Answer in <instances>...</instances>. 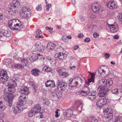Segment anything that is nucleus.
<instances>
[{"label": "nucleus", "instance_id": "nucleus-1", "mask_svg": "<svg viewBox=\"0 0 122 122\" xmlns=\"http://www.w3.org/2000/svg\"><path fill=\"white\" fill-rule=\"evenodd\" d=\"M15 85H16V83L15 81L13 80H11L8 84V89H5L4 90V98L7 102V104L10 107H11L12 106L14 97L13 93L15 90Z\"/></svg>", "mask_w": 122, "mask_h": 122}, {"label": "nucleus", "instance_id": "nucleus-2", "mask_svg": "<svg viewBox=\"0 0 122 122\" xmlns=\"http://www.w3.org/2000/svg\"><path fill=\"white\" fill-rule=\"evenodd\" d=\"M9 77L7 75V71L1 70L0 72V82L1 83H4L8 80Z\"/></svg>", "mask_w": 122, "mask_h": 122}, {"label": "nucleus", "instance_id": "nucleus-3", "mask_svg": "<svg viewBox=\"0 0 122 122\" xmlns=\"http://www.w3.org/2000/svg\"><path fill=\"white\" fill-rule=\"evenodd\" d=\"M109 69L108 67H107L106 69H103L101 68H99L97 71H96L97 73V75L100 77L104 76H106L108 73Z\"/></svg>", "mask_w": 122, "mask_h": 122}, {"label": "nucleus", "instance_id": "nucleus-4", "mask_svg": "<svg viewBox=\"0 0 122 122\" xmlns=\"http://www.w3.org/2000/svg\"><path fill=\"white\" fill-rule=\"evenodd\" d=\"M20 15L23 18L27 19L30 15V12L29 9H27L25 7H23L22 11L20 12Z\"/></svg>", "mask_w": 122, "mask_h": 122}, {"label": "nucleus", "instance_id": "nucleus-5", "mask_svg": "<svg viewBox=\"0 0 122 122\" xmlns=\"http://www.w3.org/2000/svg\"><path fill=\"white\" fill-rule=\"evenodd\" d=\"M27 95H20L19 98V101L17 102V105L21 106L24 105L26 103L27 100L26 96Z\"/></svg>", "mask_w": 122, "mask_h": 122}, {"label": "nucleus", "instance_id": "nucleus-6", "mask_svg": "<svg viewBox=\"0 0 122 122\" xmlns=\"http://www.w3.org/2000/svg\"><path fill=\"white\" fill-rule=\"evenodd\" d=\"M98 89L99 90V96L100 97H105L107 95V92L109 90L107 87L103 88H98Z\"/></svg>", "mask_w": 122, "mask_h": 122}, {"label": "nucleus", "instance_id": "nucleus-7", "mask_svg": "<svg viewBox=\"0 0 122 122\" xmlns=\"http://www.w3.org/2000/svg\"><path fill=\"white\" fill-rule=\"evenodd\" d=\"M112 92L114 94L120 95L122 92V85L117 86L116 88L112 87Z\"/></svg>", "mask_w": 122, "mask_h": 122}, {"label": "nucleus", "instance_id": "nucleus-8", "mask_svg": "<svg viewBox=\"0 0 122 122\" xmlns=\"http://www.w3.org/2000/svg\"><path fill=\"white\" fill-rule=\"evenodd\" d=\"M17 21L19 22V20L17 19H14L11 20L8 22V25L12 30H15V28H16V24L17 23L16 22Z\"/></svg>", "mask_w": 122, "mask_h": 122}, {"label": "nucleus", "instance_id": "nucleus-9", "mask_svg": "<svg viewBox=\"0 0 122 122\" xmlns=\"http://www.w3.org/2000/svg\"><path fill=\"white\" fill-rule=\"evenodd\" d=\"M67 56V55L66 54L61 52L56 53L55 55V59L58 61L65 59Z\"/></svg>", "mask_w": 122, "mask_h": 122}, {"label": "nucleus", "instance_id": "nucleus-10", "mask_svg": "<svg viewBox=\"0 0 122 122\" xmlns=\"http://www.w3.org/2000/svg\"><path fill=\"white\" fill-rule=\"evenodd\" d=\"M77 77L73 79L71 78L69 80V85L71 88L76 87L78 84L76 80Z\"/></svg>", "mask_w": 122, "mask_h": 122}, {"label": "nucleus", "instance_id": "nucleus-11", "mask_svg": "<svg viewBox=\"0 0 122 122\" xmlns=\"http://www.w3.org/2000/svg\"><path fill=\"white\" fill-rule=\"evenodd\" d=\"M20 92L21 95H27L30 92L29 88L26 86H22L20 88Z\"/></svg>", "mask_w": 122, "mask_h": 122}, {"label": "nucleus", "instance_id": "nucleus-12", "mask_svg": "<svg viewBox=\"0 0 122 122\" xmlns=\"http://www.w3.org/2000/svg\"><path fill=\"white\" fill-rule=\"evenodd\" d=\"M108 26L110 29V30L112 33H115L118 30V27L117 24L111 25L108 24Z\"/></svg>", "mask_w": 122, "mask_h": 122}, {"label": "nucleus", "instance_id": "nucleus-13", "mask_svg": "<svg viewBox=\"0 0 122 122\" xmlns=\"http://www.w3.org/2000/svg\"><path fill=\"white\" fill-rule=\"evenodd\" d=\"M108 102V100L106 99H101L97 102L96 105L97 107L100 108L104 105L107 103Z\"/></svg>", "mask_w": 122, "mask_h": 122}, {"label": "nucleus", "instance_id": "nucleus-14", "mask_svg": "<svg viewBox=\"0 0 122 122\" xmlns=\"http://www.w3.org/2000/svg\"><path fill=\"white\" fill-rule=\"evenodd\" d=\"M57 84L58 87L60 88L61 90L64 91L65 88L67 86V83L66 82H61V80H58Z\"/></svg>", "mask_w": 122, "mask_h": 122}, {"label": "nucleus", "instance_id": "nucleus-15", "mask_svg": "<svg viewBox=\"0 0 122 122\" xmlns=\"http://www.w3.org/2000/svg\"><path fill=\"white\" fill-rule=\"evenodd\" d=\"M100 8V5L98 3L96 2L93 4L92 5V9L94 12L96 13L99 11Z\"/></svg>", "mask_w": 122, "mask_h": 122}, {"label": "nucleus", "instance_id": "nucleus-16", "mask_svg": "<svg viewBox=\"0 0 122 122\" xmlns=\"http://www.w3.org/2000/svg\"><path fill=\"white\" fill-rule=\"evenodd\" d=\"M74 105L76 107V109H77L78 112H80L81 111L83 104L81 103V101L79 100H77L75 102Z\"/></svg>", "mask_w": 122, "mask_h": 122}, {"label": "nucleus", "instance_id": "nucleus-17", "mask_svg": "<svg viewBox=\"0 0 122 122\" xmlns=\"http://www.w3.org/2000/svg\"><path fill=\"white\" fill-rule=\"evenodd\" d=\"M34 46L35 48V51H38L41 52H43L44 50V48L42 46L39 45V42L35 43Z\"/></svg>", "mask_w": 122, "mask_h": 122}, {"label": "nucleus", "instance_id": "nucleus-18", "mask_svg": "<svg viewBox=\"0 0 122 122\" xmlns=\"http://www.w3.org/2000/svg\"><path fill=\"white\" fill-rule=\"evenodd\" d=\"M89 92L87 95V97L90 100H93L96 97L97 92L96 91H94L92 92H90L89 90Z\"/></svg>", "mask_w": 122, "mask_h": 122}, {"label": "nucleus", "instance_id": "nucleus-19", "mask_svg": "<svg viewBox=\"0 0 122 122\" xmlns=\"http://www.w3.org/2000/svg\"><path fill=\"white\" fill-rule=\"evenodd\" d=\"M95 73H91V78H90L88 79L87 80H85V81L86 84L89 85L90 83L92 82V83H94V79L95 77Z\"/></svg>", "mask_w": 122, "mask_h": 122}, {"label": "nucleus", "instance_id": "nucleus-20", "mask_svg": "<svg viewBox=\"0 0 122 122\" xmlns=\"http://www.w3.org/2000/svg\"><path fill=\"white\" fill-rule=\"evenodd\" d=\"M41 106L39 104H37L35 105L32 108V110L36 114L38 113L41 111Z\"/></svg>", "mask_w": 122, "mask_h": 122}, {"label": "nucleus", "instance_id": "nucleus-21", "mask_svg": "<svg viewBox=\"0 0 122 122\" xmlns=\"http://www.w3.org/2000/svg\"><path fill=\"white\" fill-rule=\"evenodd\" d=\"M19 23H17L15 30L17 31H21L23 30L25 28L22 23L19 21Z\"/></svg>", "mask_w": 122, "mask_h": 122}, {"label": "nucleus", "instance_id": "nucleus-22", "mask_svg": "<svg viewBox=\"0 0 122 122\" xmlns=\"http://www.w3.org/2000/svg\"><path fill=\"white\" fill-rule=\"evenodd\" d=\"M107 80L105 79H102L99 81L98 83L99 88H103L106 86L107 85Z\"/></svg>", "mask_w": 122, "mask_h": 122}, {"label": "nucleus", "instance_id": "nucleus-23", "mask_svg": "<svg viewBox=\"0 0 122 122\" xmlns=\"http://www.w3.org/2000/svg\"><path fill=\"white\" fill-rule=\"evenodd\" d=\"M46 87L49 86L50 87H54L55 86V84L54 81L51 80L47 81L45 83Z\"/></svg>", "mask_w": 122, "mask_h": 122}, {"label": "nucleus", "instance_id": "nucleus-24", "mask_svg": "<svg viewBox=\"0 0 122 122\" xmlns=\"http://www.w3.org/2000/svg\"><path fill=\"white\" fill-rule=\"evenodd\" d=\"M107 5L108 8L111 9L116 8L117 7V5L113 0L108 2Z\"/></svg>", "mask_w": 122, "mask_h": 122}, {"label": "nucleus", "instance_id": "nucleus-25", "mask_svg": "<svg viewBox=\"0 0 122 122\" xmlns=\"http://www.w3.org/2000/svg\"><path fill=\"white\" fill-rule=\"evenodd\" d=\"M17 106L14 107L13 108V111L14 113L15 114H17L19 113H20L21 112V111H22V110H21L20 108L21 106H19L17 105Z\"/></svg>", "mask_w": 122, "mask_h": 122}, {"label": "nucleus", "instance_id": "nucleus-26", "mask_svg": "<svg viewBox=\"0 0 122 122\" xmlns=\"http://www.w3.org/2000/svg\"><path fill=\"white\" fill-rule=\"evenodd\" d=\"M64 116L66 117H69L73 115V112L71 110L68 109L64 113Z\"/></svg>", "mask_w": 122, "mask_h": 122}, {"label": "nucleus", "instance_id": "nucleus-27", "mask_svg": "<svg viewBox=\"0 0 122 122\" xmlns=\"http://www.w3.org/2000/svg\"><path fill=\"white\" fill-rule=\"evenodd\" d=\"M53 94L54 97H57L58 98H60L62 96L61 92L59 90L55 91Z\"/></svg>", "mask_w": 122, "mask_h": 122}, {"label": "nucleus", "instance_id": "nucleus-28", "mask_svg": "<svg viewBox=\"0 0 122 122\" xmlns=\"http://www.w3.org/2000/svg\"><path fill=\"white\" fill-rule=\"evenodd\" d=\"M2 36L5 37V40L6 37H9L11 35L10 31L9 30H5L2 31Z\"/></svg>", "mask_w": 122, "mask_h": 122}, {"label": "nucleus", "instance_id": "nucleus-29", "mask_svg": "<svg viewBox=\"0 0 122 122\" xmlns=\"http://www.w3.org/2000/svg\"><path fill=\"white\" fill-rule=\"evenodd\" d=\"M40 72L39 70L36 69H32L31 71L32 74L35 76H37L39 75V73Z\"/></svg>", "mask_w": 122, "mask_h": 122}, {"label": "nucleus", "instance_id": "nucleus-30", "mask_svg": "<svg viewBox=\"0 0 122 122\" xmlns=\"http://www.w3.org/2000/svg\"><path fill=\"white\" fill-rule=\"evenodd\" d=\"M55 47V44L51 43H48L47 48L48 50H51L54 49Z\"/></svg>", "mask_w": 122, "mask_h": 122}, {"label": "nucleus", "instance_id": "nucleus-31", "mask_svg": "<svg viewBox=\"0 0 122 122\" xmlns=\"http://www.w3.org/2000/svg\"><path fill=\"white\" fill-rule=\"evenodd\" d=\"M13 68L23 69L24 67L23 66L20 64H15L13 65L12 67Z\"/></svg>", "mask_w": 122, "mask_h": 122}, {"label": "nucleus", "instance_id": "nucleus-32", "mask_svg": "<svg viewBox=\"0 0 122 122\" xmlns=\"http://www.w3.org/2000/svg\"><path fill=\"white\" fill-rule=\"evenodd\" d=\"M113 115L112 113H108L106 115L105 117L107 121H109L113 118Z\"/></svg>", "mask_w": 122, "mask_h": 122}, {"label": "nucleus", "instance_id": "nucleus-33", "mask_svg": "<svg viewBox=\"0 0 122 122\" xmlns=\"http://www.w3.org/2000/svg\"><path fill=\"white\" fill-rule=\"evenodd\" d=\"M86 88L88 89V90L86 91H81V93L79 94L80 96H86L88 94L89 89L88 87H86Z\"/></svg>", "mask_w": 122, "mask_h": 122}, {"label": "nucleus", "instance_id": "nucleus-34", "mask_svg": "<svg viewBox=\"0 0 122 122\" xmlns=\"http://www.w3.org/2000/svg\"><path fill=\"white\" fill-rule=\"evenodd\" d=\"M68 73L66 71H63L60 74V76L62 78H65L67 77L68 75Z\"/></svg>", "mask_w": 122, "mask_h": 122}, {"label": "nucleus", "instance_id": "nucleus-35", "mask_svg": "<svg viewBox=\"0 0 122 122\" xmlns=\"http://www.w3.org/2000/svg\"><path fill=\"white\" fill-rule=\"evenodd\" d=\"M52 70V69L50 67L46 66H44L42 68L43 71H44L51 72Z\"/></svg>", "mask_w": 122, "mask_h": 122}, {"label": "nucleus", "instance_id": "nucleus-36", "mask_svg": "<svg viewBox=\"0 0 122 122\" xmlns=\"http://www.w3.org/2000/svg\"><path fill=\"white\" fill-rule=\"evenodd\" d=\"M112 79L111 78L108 79L107 80V85L106 86H111L112 85L113 82L112 80Z\"/></svg>", "mask_w": 122, "mask_h": 122}, {"label": "nucleus", "instance_id": "nucleus-37", "mask_svg": "<svg viewBox=\"0 0 122 122\" xmlns=\"http://www.w3.org/2000/svg\"><path fill=\"white\" fill-rule=\"evenodd\" d=\"M122 117L120 116H117L114 122H122Z\"/></svg>", "mask_w": 122, "mask_h": 122}, {"label": "nucleus", "instance_id": "nucleus-38", "mask_svg": "<svg viewBox=\"0 0 122 122\" xmlns=\"http://www.w3.org/2000/svg\"><path fill=\"white\" fill-rule=\"evenodd\" d=\"M36 114L32 109L29 112L28 115L29 117H32L33 116L35 115Z\"/></svg>", "mask_w": 122, "mask_h": 122}, {"label": "nucleus", "instance_id": "nucleus-39", "mask_svg": "<svg viewBox=\"0 0 122 122\" xmlns=\"http://www.w3.org/2000/svg\"><path fill=\"white\" fill-rule=\"evenodd\" d=\"M15 10L14 9H13L12 8H9L8 9V12L9 14L10 15H12L14 14V13H15Z\"/></svg>", "mask_w": 122, "mask_h": 122}, {"label": "nucleus", "instance_id": "nucleus-40", "mask_svg": "<svg viewBox=\"0 0 122 122\" xmlns=\"http://www.w3.org/2000/svg\"><path fill=\"white\" fill-rule=\"evenodd\" d=\"M0 40L3 41H5V37L4 36H2V31H0Z\"/></svg>", "mask_w": 122, "mask_h": 122}, {"label": "nucleus", "instance_id": "nucleus-41", "mask_svg": "<svg viewBox=\"0 0 122 122\" xmlns=\"http://www.w3.org/2000/svg\"><path fill=\"white\" fill-rule=\"evenodd\" d=\"M65 69L64 68L62 67L58 68L56 70L57 71L60 73V74L61 72H62L63 71H65Z\"/></svg>", "mask_w": 122, "mask_h": 122}, {"label": "nucleus", "instance_id": "nucleus-42", "mask_svg": "<svg viewBox=\"0 0 122 122\" xmlns=\"http://www.w3.org/2000/svg\"><path fill=\"white\" fill-rule=\"evenodd\" d=\"M22 62L24 63V65L25 66H26L27 64H28L27 60L25 59H22L21 60Z\"/></svg>", "mask_w": 122, "mask_h": 122}, {"label": "nucleus", "instance_id": "nucleus-43", "mask_svg": "<svg viewBox=\"0 0 122 122\" xmlns=\"http://www.w3.org/2000/svg\"><path fill=\"white\" fill-rule=\"evenodd\" d=\"M76 79L78 82V84L79 82H80L81 84L83 83V79L81 78V77H77Z\"/></svg>", "mask_w": 122, "mask_h": 122}, {"label": "nucleus", "instance_id": "nucleus-44", "mask_svg": "<svg viewBox=\"0 0 122 122\" xmlns=\"http://www.w3.org/2000/svg\"><path fill=\"white\" fill-rule=\"evenodd\" d=\"M118 20L120 21L122 23V13H119L117 16Z\"/></svg>", "mask_w": 122, "mask_h": 122}, {"label": "nucleus", "instance_id": "nucleus-45", "mask_svg": "<svg viewBox=\"0 0 122 122\" xmlns=\"http://www.w3.org/2000/svg\"><path fill=\"white\" fill-rule=\"evenodd\" d=\"M34 56H32V57H31L30 58V61L32 62H34V61H35L37 59V57H36H36H34Z\"/></svg>", "mask_w": 122, "mask_h": 122}, {"label": "nucleus", "instance_id": "nucleus-46", "mask_svg": "<svg viewBox=\"0 0 122 122\" xmlns=\"http://www.w3.org/2000/svg\"><path fill=\"white\" fill-rule=\"evenodd\" d=\"M44 102V104L47 105H49L50 104V102L47 99L45 100Z\"/></svg>", "mask_w": 122, "mask_h": 122}, {"label": "nucleus", "instance_id": "nucleus-47", "mask_svg": "<svg viewBox=\"0 0 122 122\" xmlns=\"http://www.w3.org/2000/svg\"><path fill=\"white\" fill-rule=\"evenodd\" d=\"M32 84V86L35 89H36L37 88V84H36L35 83L32 82H31Z\"/></svg>", "mask_w": 122, "mask_h": 122}, {"label": "nucleus", "instance_id": "nucleus-48", "mask_svg": "<svg viewBox=\"0 0 122 122\" xmlns=\"http://www.w3.org/2000/svg\"><path fill=\"white\" fill-rule=\"evenodd\" d=\"M32 102L31 100H29L27 101V104L28 105L30 106L32 105Z\"/></svg>", "mask_w": 122, "mask_h": 122}, {"label": "nucleus", "instance_id": "nucleus-49", "mask_svg": "<svg viewBox=\"0 0 122 122\" xmlns=\"http://www.w3.org/2000/svg\"><path fill=\"white\" fill-rule=\"evenodd\" d=\"M18 1H16V0H14L12 2V3L14 5V7L15 8L16 7H17L16 5H15V4L16 3L18 4ZM14 7H13V8Z\"/></svg>", "mask_w": 122, "mask_h": 122}, {"label": "nucleus", "instance_id": "nucleus-50", "mask_svg": "<svg viewBox=\"0 0 122 122\" xmlns=\"http://www.w3.org/2000/svg\"><path fill=\"white\" fill-rule=\"evenodd\" d=\"M51 6V5L50 4H48L46 6V7H47L46 9V10L47 11H48L49 9Z\"/></svg>", "mask_w": 122, "mask_h": 122}, {"label": "nucleus", "instance_id": "nucleus-51", "mask_svg": "<svg viewBox=\"0 0 122 122\" xmlns=\"http://www.w3.org/2000/svg\"><path fill=\"white\" fill-rule=\"evenodd\" d=\"M41 6L40 5H38L36 8V9L37 11H40L41 9Z\"/></svg>", "mask_w": 122, "mask_h": 122}, {"label": "nucleus", "instance_id": "nucleus-52", "mask_svg": "<svg viewBox=\"0 0 122 122\" xmlns=\"http://www.w3.org/2000/svg\"><path fill=\"white\" fill-rule=\"evenodd\" d=\"M39 114V115H38V116H36V117H38L39 118H43V115L42 113V112H40Z\"/></svg>", "mask_w": 122, "mask_h": 122}, {"label": "nucleus", "instance_id": "nucleus-53", "mask_svg": "<svg viewBox=\"0 0 122 122\" xmlns=\"http://www.w3.org/2000/svg\"><path fill=\"white\" fill-rule=\"evenodd\" d=\"M99 36V34L96 32L94 33L93 34V36L95 38H98V37Z\"/></svg>", "mask_w": 122, "mask_h": 122}, {"label": "nucleus", "instance_id": "nucleus-54", "mask_svg": "<svg viewBox=\"0 0 122 122\" xmlns=\"http://www.w3.org/2000/svg\"><path fill=\"white\" fill-rule=\"evenodd\" d=\"M90 122H99L98 121L96 118L94 117L92 119V121Z\"/></svg>", "mask_w": 122, "mask_h": 122}, {"label": "nucleus", "instance_id": "nucleus-55", "mask_svg": "<svg viewBox=\"0 0 122 122\" xmlns=\"http://www.w3.org/2000/svg\"><path fill=\"white\" fill-rule=\"evenodd\" d=\"M36 34H41L42 33V32L41 30L38 29L36 30Z\"/></svg>", "mask_w": 122, "mask_h": 122}, {"label": "nucleus", "instance_id": "nucleus-56", "mask_svg": "<svg viewBox=\"0 0 122 122\" xmlns=\"http://www.w3.org/2000/svg\"><path fill=\"white\" fill-rule=\"evenodd\" d=\"M58 110H60L58 109H57V110H56L55 111V113L56 114H55V116L56 118L58 117L59 116L58 115Z\"/></svg>", "mask_w": 122, "mask_h": 122}, {"label": "nucleus", "instance_id": "nucleus-57", "mask_svg": "<svg viewBox=\"0 0 122 122\" xmlns=\"http://www.w3.org/2000/svg\"><path fill=\"white\" fill-rule=\"evenodd\" d=\"M90 41V39L89 38H86L85 39L84 41L86 42H89Z\"/></svg>", "mask_w": 122, "mask_h": 122}, {"label": "nucleus", "instance_id": "nucleus-58", "mask_svg": "<svg viewBox=\"0 0 122 122\" xmlns=\"http://www.w3.org/2000/svg\"><path fill=\"white\" fill-rule=\"evenodd\" d=\"M35 37L36 38H43V36H40L39 35H38L36 36Z\"/></svg>", "mask_w": 122, "mask_h": 122}, {"label": "nucleus", "instance_id": "nucleus-59", "mask_svg": "<svg viewBox=\"0 0 122 122\" xmlns=\"http://www.w3.org/2000/svg\"><path fill=\"white\" fill-rule=\"evenodd\" d=\"M46 30H52L53 29L51 27H48L47 26H46Z\"/></svg>", "mask_w": 122, "mask_h": 122}, {"label": "nucleus", "instance_id": "nucleus-60", "mask_svg": "<svg viewBox=\"0 0 122 122\" xmlns=\"http://www.w3.org/2000/svg\"><path fill=\"white\" fill-rule=\"evenodd\" d=\"M83 36V35L82 33H80L78 35V37L80 38H82Z\"/></svg>", "mask_w": 122, "mask_h": 122}, {"label": "nucleus", "instance_id": "nucleus-61", "mask_svg": "<svg viewBox=\"0 0 122 122\" xmlns=\"http://www.w3.org/2000/svg\"><path fill=\"white\" fill-rule=\"evenodd\" d=\"M104 56L105 57L107 58H108L110 56L109 54L107 53H106L105 54Z\"/></svg>", "mask_w": 122, "mask_h": 122}, {"label": "nucleus", "instance_id": "nucleus-62", "mask_svg": "<svg viewBox=\"0 0 122 122\" xmlns=\"http://www.w3.org/2000/svg\"><path fill=\"white\" fill-rule=\"evenodd\" d=\"M113 38L115 39H118L119 38V36L117 35H115L114 36Z\"/></svg>", "mask_w": 122, "mask_h": 122}, {"label": "nucleus", "instance_id": "nucleus-63", "mask_svg": "<svg viewBox=\"0 0 122 122\" xmlns=\"http://www.w3.org/2000/svg\"><path fill=\"white\" fill-rule=\"evenodd\" d=\"M62 40L63 41L66 43H67L68 42V41L66 38L62 39Z\"/></svg>", "mask_w": 122, "mask_h": 122}, {"label": "nucleus", "instance_id": "nucleus-64", "mask_svg": "<svg viewBox=\"0 0 122 122\" xmlns=\"http://www.w3.org/2000/svg\"><path fill=\"white\" fill-rule=\"evenodd\" d=\"M67 36L65 35H64L62 36L61 39H66V38Z\"/></svg>", "mask_w": 122, "mask_h": 122}]
</instances>
